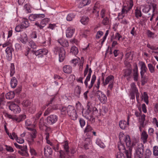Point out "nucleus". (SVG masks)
Here are the masks:
<instances>
[{"label": "nucleus", "instance_id": "50", "mask_svg": "<svg viewBox=\"0 0 158 158\" xmlns=\"http://www.w3.org/2000/svg\"><path fill=\"white\" fill-rule=\"evenodd\" d=\"M102 23L104 25H107L109 24V20L108 17L106 16L105 18H102Z\"/></svg>", "mask_w": 158, "mask_h": 158}, {"label": "nucleus", "instance_id": "28", "mask_svg": "<svg viewBox=\"0 0 158 158\" xmlns=\"http://www.w3.org/2000/svg\"><path fill=\"white\" fill-rule=\"evenodd\" d=\"M135 17L137 19H139L142 16V14L140 7H137L136 8L135 11Z\"/></svg>", "mask_w": 158, "mask_h": 158}, {"label": "nucleus", "instance_id": "4", "mask_svg": "<svg viewBox=\"0 0 158 158\" xmlns=\"http://www.w3.org/2000/svg\"><path fill=\"white\" fill-rule=\"evenodd\" d=\"M64 152L62 150L60 151V156L59 158H70L69 150V147L68 142L65 141L63 144Z\"/></svg>", "mask_w": 158, "mask_h": 158}, {"label": "nucleus", "instance_id": "63", "mask_svg": "<svg viewBox=\"0 0 158 158\" xmlns=\"http://www.w3.org/2000/svg\"><path fill=\"white\" fill-rule=\"evenodd\" d=\"M133 72V75H138V68L137 64H135L134 65Z\"/></svg>", "mask_w": 158, "mask_h": 158}, {"label": "nucleus", "instance_id": "17", "mask_svg": "<svg viewBox=\"0 0 158 158\" xmlns=\"http://www.w3.org/2000/svg\"><path fill=\"white\" fill-rule=\"evenodd\" d=\"M75 28L73 27H68L66 31V36L68 38H71L74 34L75 31Z\"/></svg>", "mask_w": 158, "mask_h": 158}, {"label": "nucleus", "instance_id": "64", "mask_svg": "<svg viewBox=\"0 0 158 158\" xmlns=\"http://www.w3.org/2000/svg\"><path fill=\"white\" fill-rule=\"evenodd\" d=\"M153 153L155 156H158V146H155L153 147Z\"/></svg>", "mask_w": 158, "mask_h": 158}, {"label": "nucleus", "instance_id": "35", "mask_svg": "<svg viewBox=\"0 0 158 158\" xmlns=\"http://www.w3.org/2000/svg\"><path fill=\"white\" fill-rule=\"evenodd\" d=\"M76 15L74 13H71L68 15L66 19V20L69 21H72L75 18Z\"/></svg>", "mask_w": 158, "mask_h": 158}, {"label": "nucleus", "instance_id": "58", "mask_svg": "<svg viewBox=\"0 0 158 158\" xmlns=\"http://www.w3.org/2000/svg\"><path fill=\"white\" fill-rule=\"evenodd\" d=\"M29 19L31 21L37 20L36 14H31L29 16Z\"/></svg>", "mask_w": 158, "mask_h": 158}, {"label": "nucleus", "instance_id": "49", "mask_svg": "<svg viewBox=\"0 0 158 158\" xmlns=\"http://www.w3.org/2000/svg\"><path fill=\"white\" fill-rule=\"evenodd\" d=\"M39 127L40 128H47L46 127L44 122V119L43 118H41L40 120L39 123Z\"/></svg>", "mask_w": 158, "mask_h": 158}, {"label": "nucleus", "instance_id": "38", "mask_svg": "<svg viewBox=\"0 0 158 158\" xmlns=\"http://www.w3.org/2000/svg\"><path fill=\"white\" fill-rule=\"evenodd\" d=\"M68 115L70 117V118L73 120H76L77 118V115L76 112V110H75V111H74V112H73L70 113Z\"/></svg>", "mask_w": 158, "mask_h": 158}, {"label": "nucleus", "instance_id": "12", "mask_svg": "<svg viewBox=\"0 0 158 158\" xmlns=\"http://www.w3.org/2000/svg\"><path fill=\"white\" fill-rule=\"evenodd\" d=\"M9 109L15 114L19 113L21 111V108L17 105L14 103H11L9 106Z\"/></svg>", "mask_w": 158, "mask_h": 158}, {"label": "nucleus", "instance_id": "54", "mask_svg": "<svg viewBox=\"0 0 158 158\" xmlns=\"http://www.w3.org/2000/svg\"><path fill=\"white\" fill-rule=\"evenodd\" d=\"M152 154V152L149 149H147L145 152V158H149Z\"/></svg>", "mask_w": 158, "mask_h": 158}, {"label": "nucleus", "instance_id": "23", "mask_svg": "<svg viewBox=\"0 0 158 158\" xmlns=\"http://www.w3.org/2000/svg\"><path fill=\"white\" fill-rule=\"evenodd\" d=\"M20 24L24 28H27L29 26L28 20L26 18H23L22 19L20 22Z\"/></svg>", "mask_w": 158, "mask_h": 158}, {"label": "nucleus", "instance_id": "2", "mask_svg": "<svg viewBox=\"0 0 158 158\" xmlns=\"http://www.w3.org/2000/svg\"><path fill=\"white\" fill-rule=\"evenodd\" d=\"M133 5L132 0H127L126 3H124L123 7L121 12L118 14V17L119 19H122L125 14H127L131 9Z\"/></svg>", "mask_w": 158, "mask_h": 158}, {"label": "nucleus", "instance_id": "14", "mask_svg": "<svg viewBox=\"0 0 158 158\" xmlns=\"http://www.w3.org/2000/svg\"><path fill=\"white\" fill-rule=\"evenodd\" d=\"M28 130L29 131L28 133L30 135V142H34V139L37 136V131L35 129H28Z\"/></svg>", "mask_w": 158, "mask_h": 158}, {"label": "nucleus", "instance_id": "36", "mask_svg": "<svg viewBox=\"0 0 158 158\" xmlns=\"http://www.w3.org/2000/svg\"><path fill=\"white\" fill-rule=\"evenodd\" d=\"M132 70L130 69H128L125 70L124 76L125 77H128L127 79L130 78V75L131 73Z\"/></svg>", "mask_w": 158, "mask_h": 158}, {"label": "nucleus", "instance_id": "61", "mask_svg": "<svg viewBox=\"0 0 158 158\" xmlns=\"http://www.w3.org/2000/svg\"><path fill=\"white\" fill-rule=\"evenodd\" d=\"M29 45L30 46L31 48L33 49H36L37 47V45L35 43L33 40H31L29 42Z\"/></svg>", "mask_w": 158, "mask_h": 158}, {"label": "nucleus", "instance_id": "39", "mask_svg": "<svg viewBox=\"0 0 158 158\" xmlns=\"http://www.w3.org/2000/svg\"><path fill=\"white\" fill-rule=\"evenodd\" d=\"M81 87L79 86H77L75 89V94L76 96L79 98L81 93Z\"/></svg>", "mask_w": 158, "mask_h": 158}, {"label": "nucleus", "instance_id": "41", "mask_svg": "<svg viewBox=\"0 0 158 158\" xmlns=\"http://www.w3.org/2000/svg\"><path fill=\"white\" fill-rule=\"evenodd\" d=\"M148 66L149 71L151 73H153L155 72V65H153L151 63H149L148 64Z\"/></svg>", "mask_w": 158, "mask_h": 158}, {"label": "nucleus", "instance_id": "51", "mask_svg": "<svg viewBox=\"0 0 158 158\" xmlns=\"http://www.w3.org/2000/svg\"><path fill=\"white\" fill-rule=\"evenodd\" d=\"M96 143L101 148H104L105 147L104 143L102 142L99 139H97Z\"/></svg>", "mask_w": 158, "mask_h": 158}, {"label": "nucleus", "instance_id": "6", "mask_svg": "<svg viewBox=\"0 0 158 158\" xmlns=\"http://www.w3.org/2000/svg\"><path fill=\"white\" fill-rule=\"evenodd\" d=\"M136 144L135 143H132L131 139L126 143V146L128 148L127 150L125 151V154L127 158H131V157L132 148L136 146Z\"/></svg>", "mask_w": 158, "mask_h": 158}, {"label": "nucleus", "instance_id": "29", "mask_svg": "<svg viewBox=\"0 0 158 158\" xmlns=\"http://www.w3.org/2000/svg\"><path fill=\"white\" fill-rule=\"evenodd\" d=\"M118 150L121 152H125V151L127 150L125 149L123 142H119L118 143Z\"/></svg>", "mask_w": 158, "mask_h": 158}, {"label": "nucleus", "instance_id": "25", "mask_svg": "<svg viewBox=\"0 0 158 158\" xmlns=\"http://www.w3.org/2000/svg\"><path fill=\"white\" fill-rule=\"evenodd\" d=\"M52 150L49 146H47L44 148V154L47 157L52 154Z\"/></svg>", "mask_w": 158, "mask_h": 158}, {"label": "nucleus", "instance_id": "7", "mask_svg": "<svg viewBox=\"0 0 158 158\" xmlns=\"http://www.w3.org/2000/svg\"><path fill=\"white\" fill-rule=\"evenodd\" d=\"M5 116L7 118L11 119L12 120L15 121L17 122H21L23 120L26 118V115L24 114L20 115L18 117H16L15 116L6 113L5 114Z\"/></svg>", "mask_w": 158, "mask_h": 158}, {"label": "nucleus", "instance_id": "33", "mask_svg": "<svg viewBox=\"0 0 158 158\" xmlns=\"http://www.w3.org/2000/svg\"><path fill=\"white\" fill-rule=\"evenodd\" d=\"M25 125L26 126H29V127H27L26 128H32L35 127L36 123H34V124H32L31 122L30 121V120L29 119L27 120L25 122Z\"/></svg>", "mask_w": 158, "mask_h": 158}, {"label": "nucleus", "instance_id": "60", "mask_svg": "<svg viewBox=\"0 0 158 158\" xmlns=\"http://www.w3.org/2000/svg\"><path fill=\"white\" fill-rule=\"evenodd\" d=\"M24 8L25 12L27 13H30L31 12V10L30 6L27 4H26L24 6Z\"/></svg>", "mask_w": 158, "mask_h": 158}, {"label": "nucleus", "instance_id": "53", "mask_svg": "<svg viewBox=\"0 0 158 158\" xmlns=\"http://www.w3.org/2000/svg\"><path fill=\"white\" fill-rule=\"evenodd\" d=\"M126 138V135H124V134L121 132L119 134V142H123L124 141L125 139Z\"/></svg>", "mask_w": 158, "mask_h": 158}, {"label": "nucleus", "instance_id": "5", "mask_svg": "<svg viewBox=\"0 0 158 158\" xmlns=\"http://www.w3.org/2000/svg\"><path fill=\"white\" fill-rule=\"evenodd\" d=\"M54 52L55 54L59 53V60L60 62H62L65 57V52L64 49L62 47H56L55 48Z\"/></svg>", "mask_w": 158, "mask_h": 158}, {"label": "nucleus", "instance_id": "19", "mask_svg": "<svg viewBox=\"0 0 158 158\" xmlns=\"http://www.w3.org/2000/svg\"><path fill=\"white\" fill-rule=\"evenodd\" d=\"M14 49L11 46L8 47L6 48L5 51L7 55V59L10 60L12 58V52L14 51Z\"/></svg>", "mask_w": 158, "mask_h": 158}, {"label": "nucleus", "instance_id": "56", "mask_svg": "<svg viewBox=\"0 0 158 158\" xmlns=\"http://www.w3.org/2000/svg\"><path fill=\"white\" fill-rule=\"evenodd\" d=\"M31 103V102L28 100H24L22 104L23 106L25 107H27L30 106Z\"/></svg>", "mask_w": 158, "mask_h": 158}, {"label": "nucleus", "instance_id": "43", "mask_svg": "<svg viewBox=\"0 0 158 158\" xmlns=\"http://www.w3.org/2000/svg\"><path fill=\"white\" fill-rule=\"evenodd\" d=\"M17 81L15 77H13L11 79L10 81V85L11 87L13 88H15L17 85Z\"/></svg>", "mask_w": 158, "mask_h": 158}, {"label": "nucleus", "instance_id": "31", "mask_svg": "<svg viewBox=\"0 0 158 158\" xmlns=\"http://www.w3.org/2000/svg\"><path fill=\"white\" fill-rule=\"evenodd\" d=\"M148 136V135L145 131H144L142 133L141 139L142 140L143 143H145L146 142Z\"/></svg>", "mask_w": 158, "mask_h": 158}, {"label": "nucleus", "instance_id": "21", "mask_svg": "<svg viewBox=\"0 0 158 158\" xmlns=\"http://www.w3.org/2000/svg\"><path fill=\"white\" fill-rule=\"evenodd\" d=\"M19 41L21 42L23 44H26L28 40L27 35L25 33H23L21 35V36L18 39Z\"/></svg>", "mask_w": 158, "mask_h": 158}, {"label": "nucleus", "instance_id": "40", "mask_svg": "<svg viewBox=\"0 0 158 158\" xmlns=\"http://www.w3.org/2000/svg\"><path fill=\"white\" fill-rule=\"evenodd\" d=\"M152 9V7L151 5H147L143 7L142 10L143 13H147Z\"/></svg>", "mask_w": 158, "mask_h": 158}, {"label": "nucleus", "instance_id": "62", "mask_svg": "<svg viewBox=\"0 0 158 158\" xmlns=\"http://www.w3.org/2000/svg\"><path fill=\"white\" fill-rule=\"evenodd\" d=\"M100 15L102 18H104L106 17V10L105 9L103 8L102 10L100 12Z\"/></svg>", "mask_w": 158, "mask_h": 158}, {"label": "nucleus", "instance_id": "59", "mask_svg": "<svg viewBox=\"0 0 158 158\" xmlns=\"http://www.w3.org/2000/svg\"><path fill=\"white\" fill-rule=\"evenodd\" d=\"M130 33L132 36H135L137 35V29L135 27H132L131 29Z\"/></svg>", "mask_w": 158, "mask_h": 158}, {"label": "nucleus", "instance_id": "22", "mask_svg": "<svg viewBox=\"0 0 158 158\" xmlns=\"http://www.w3.org/2000/svg\"><path fill=\"white\" fill-rule=\"evenodd\" d=\"M114 80V77L113 76L110 75L108 76L106 78L105 81L103 84V85L106 86L109 83H113Z\"/></svg>", "mask_w": 158, "mask_h": 158}, {"label": "nucleus", "instance_id": "30", "mask_svg": "<svg viewBox=\"0 0 158 158\" xmlns=\"http://www.w3.org/2000/svg\"><path fill=\"white\" fill-rule=\"evenodd\" d=\"M99 7V5L98 3L97 2L94 7L93 10V13L94 14H95L96 13L95 15L97 16V17H98L99 16V11L98 10V9Z\"/></svg>", "mask_w": 158, "mask_h": 158}, {"label": "nucleus", "instance_id": "47", "mask_svg": "<svg viewBox=\"0 0 158 158\" xmlns=\"http://www.w3.org/2000/svg\"><path fill=\"white\" fill-rule=\"evenodd\" d=\"M91 2L90 0H83L82 2H81L80 5V7H82L86 5H88L90 4Z\"/></svg>", "mask_w": 158, "mask_h": 158}, {"label": "nucleus", "instance_id": "15", "mask_svg": "<svg viewBox=\"0 0 158 158\" xmlns=\"http://www.w3.org/2000/svg\"><path fill=\"white\" fill-rule=\"evenodd\" d=\"M58 118L55 114L51 115L47 118V121L49 124H52L55 123L58 120Z\"/></svg>", "mask_w": 158, "mask_h": 158}, {"label": "nucleus", "instance_id": "32", "mask_svg": "<svg viewBox=\"0 0 158 158\" xmlns=\"http://www.w3.org/2000/svg\"><path fill=\"white\" fill-rule=\"evenodd\" d=\"M141 98L142 100L143 99L144 102H145L147 104H148V96L146 92H144L143 93V94L142 95Z\"/></svg>", "mask_w": 158, "mask_h": 158}, {"label": "nucleus", "instance_id": "42", "mask_svg": "<svg viewBox=\"0 0 158 158\" xmlns=\"http://www.w3.org/2000/svg\"><path fill=\"white\" fill-rule=\"evenodd\" d=\"M74 107L71 105H69L67 108V112L69 115L73 112L75 111Z\"/></svg>", "mask_w": 158, "mask_h": 158}, {"label": "nucleus", "instance_id": "1", "mask_svg": "<svg viewBox=\"0 0 158 158\" xmlns=\"http://www.w3.org/2000/svg\"><path fill=\"white\" fill-rule=\"evenodd\" d=\"M76 106L77 110L81 111L83 117L90 121H93L94 120V118L93 115H96L98 112L97 109L95 107L93 106L90 102L87 103L86 106L87 110L85 111L84 110L83 106L79 102L76 104Z\"/></svg>", "mask_w": 158, "mask_h": 158}, {"label": "nucleus", "instance_id": "18", "mask_svg": "<svg viewBox=\"0 0 158 158\" xmlns=\"http://www.w3.org/2000/svg\"><path fill=\"white\" fill-rule=\"evenodd\" d=\"M58 109V107L57 105H54L52 106H50L45 111L44 115V116L48 115L50 113L52 112L53 110Z\"/></svg>", "mask_w": 158, "mask_h": 158}, {"label": "nucleus", "instance_id": "3", "mask_svg": "<svg viewBox=\"0 0 158 158\" xmlns=\"http://www.w3.org/2000/svg\"><path fill=\"white\" fill-rule=\"evenodd\" d=\"M88 70V73L84 81V83L85 84V87L88 88V90H89L92 87L96 80V77L95 74L93 75L91 77L90 83L89 85H88V82L90 81L91 74L92 72L91 69L90 68Z\"/></svg>", "mask_w": 158, "mask_h": 158}, {"label": "nucleus", "instance_id": "13", "mask_svg": "<svg viewBox=\"0 0 158 158\" xmlns=\"http://www.w3.org/2000/svg\"><path fill=\"white\" fill-rule=\"evenodd\" d=\"M97 95L99 101L102 103H105L107 101V98L106 95L100 90H98L96 93Z\"/></svg>", "mask_w": 158, "mask_h": 158}, {"label": "nucleus", "instance_id": "16", "mask_svg": "<svg viewBox=\"0 0 158 158\" xmlns=\"http://www.w3.org/2000/svg\"><path fill=\"white\" fill-rule=\"evenodd\" d=\"M20 149V150L18 151V152L21 155L26 157H27L29 156V155L28 152L27 147L26 145L21 146V147Z\"/></svg>", "mask_w": 158, "mask_h": 158}, {"label": "nucleus", "instance_id": "46", "mask_svg": "<svg viewBox=\"0 0 158 158\" xmlns=\"http://www.w3.org/2000/svg\"><path fill=\"white\" fill-rule=\"evenodd\" d=\"M70 52L72 53L73 54L76 55L78 52L77 48L75 46H73L71 48Z\"/></svg>", "mask_w": 158, "mask_h": 158}, {"label": "nucleus", "instance_id": "8", "mask_svg": "<svg viewBox=\"0 0 158 158\" xmlns=\"http://www.w3.org/2000/svg\"><path fill=\"white\" fill-rule=\"evenodd\" d=\"M135 152L137 156L139 158L142 157L144 152L143 145L142 143H139L135 146Z\"/></svg>", "mask_w": 158, "mask_h": 158}, {"label": "nucleus", "instance_id": "45", "mask_svg": "<svg viewBox=\"0 0 158 158\" xmlns=\"http://www.w3.org/2000/svg\"><path fill=\"white\" fill-rule=\"evenodd\" d=\"M89 20V19L88 17L83 16L81 19L80 21L82 24L85 25L88 23Z\"/></svg>", "mask_w": 158, "mask_h": 158}, {"label": "nucleus", "instance_id": "9", "mask_svg": "<svg viewBox=\"0 0 158 158\" xmlns=\"http://www.w3.org/2000/svg\"><path fill=\"white\" fill-rule=\"evenodd\" d=\"M34 52V54L38 58H43L44 56L47 54L48 50L46 48H43L35 51Z\"/></svg>", "mask_w": 158, "mask_h": 158}, {"label": "nucleus", "instance_id": "44", "mask_svg": "<svg viewBox=\"0 0 158 158\" xmlns=\"http://www.w3.org/2000/svg\"><path fill=\"white\" fill-rule=\"evenodd\" d=\"M14 93L13 92H9L6 95V98L8 99H11L14 98Z\"/></svg>", "mask_w": 158, "mask_h": 158}, {"label": "nucleus", "instance_id": "24", "mask_svg": "<svg viewBox=\"0 0 158 158\" xmlns=\"http://www.w3.org/2000/svg\"><path fill=\"white\" fill-rule=\"evenodd\" d=\"M58 42L63 47H66L69 46L68 42L63 38H61L58 40Z\"/></svg>", "mask_w": 158, "mask_h": 158}, {"label": "nucleus", "instance_id": "20", "mask_svg": "<svg viewBox=\"0 0 158 158\" xmlns=\"http://www.w3.org/2000/svg\"><path fill=\"white\" fill-rule=\"evenodd\" d=\"M129 119L130 117L128 115L127 117V121L122 120L119 122V125L120 128H125L128 127Z\"/></svg>", "mask_w": 158, "mask_h": 158}, {"label": "nucleus", "instance_id": "26", "mask_svg": "<svg viewBox=\"0 0 158 158\" xmlns=\"http://www.w3.org/2000/svg\"><path fill=\"white\" fill-rule=\"evenodd\" d=\"M156 0H147V2L148 3H150L152 7V10L153 12L156 11L157 10L156 5L154 4Z\"/></svg>", "mask_w": 158, "mask_h": 158}, {"label": "nucleus", "instance_id": "57", "mask_svg": "<svg viewBox=\"0 0 158 158\" xmlns=\"http://www.w3.org/2000/svg\"><path fill=\"white\" fill-rule=\"evenodd\" d=\"M15 68L14 64H11L10 69V75L11 77L13 76L15 73Z\"/></svg>", "mask_w": 158, "mask_h": 158}, {"label": "nucleus", "instance_id": "52", "mask_svg": "<svg viewBox=\"0 0 158 158\" xmlns=\"http://www.w3.org/2000/svg\"><path fill=\"white\" fill-rule=\"evenodd\" d=\"M85 141L86 142L84 144V148L85 149H88L89 145L90 143V139L89 138H86Z\"/></svg>", "mask_w": 158, "mask_h": 158}, {"label": "nucleus", "instance_id": "10", "mask_svg": "<svg viewBox=\"0 0 158 158\" xmlns=\"http://www.w3.org/2000/svg\"><path fill=\"white\" fill-rule=\"evenodd\" d=\"M50 21V19L49 18H46L42 20L40 24L36 22L35 24V25L37 27L39 28L40 29H42Z\"/></svg>", "mask_w": 158, "mask_h": 158}, {"label": "nucleus", "instance_id": "11", "mask_svg": "<svg viewBox=\"0 0 158 158\" xmlns=\"http://www.w3.org/2000/svg\"><path fill=\"white\" fill-rule=\"evenodd\" d=\"M139 64L140 67V75L141 78L143 77L145 73H146L148 70V68L145 63L143 61H139Z\"/></svg>", "mask_w": 158, "mask_h": 158}, {"label": "nucleus", "instance_id": "37", "mask_svg": "<svg viewBox=\"0 0 158 158\" xmlns=\"http://www.w3.org/2000/svg\"><path fill=\"white\" fill-rule=\"evenodd\" d=\"M131 92H133L134 93H136L138 91V89L137 88L136 85L134 83H132L131 84Z\"/></svg>", "mask_w": 158, "mask_h": 158}, {"label": "nucleus", "instance_id": "27", "mask_svg": "<svg viewBox=\"0 0 158 158\" xmlns=\"http://www.w3.org/2000/svg\"><path fill=\"white\" fill-rule=\"evenodd\" d=\"M63 71L66 73H70L72 72V67L69 65H64L63 68Z\"/></svg>", "mask_w": 158, "mask_h": 158}, {"label": "nucleus", "instance_id": "48", "mask_svg": "<svg viewBox=\"0 0 158 158\" xmlns=\"http://www.w3.org/2000/svg\"><path fill=\"white\" fill-rule=\"evenodd\" d=\"M26 52L25 53V55L26 56H27L28 58L30 57V55L32 53L34 54V52L35 51L33 50H31V49L29 48H28L26 49Z\"/></svg>", "mask_w": 158, "mask_h": 158}, {"label": "nucleus", "instance_id": "34", "mask_svg": "<svg viewBox=\"0 0 158 158\" xmlns=\"http://www.w3.org/2000/svg\"><path fill=\"white\" fill-rule=\"evenodd\" d=\"M57 105L58 107V109L60 110L61 114L63 115H65L67 113V108L64 106H61L59 105Z\"/></svg>", "mask_w": 158, "mask_h": 158}, {"label": "nucleus", "instance_id": "55", "mask_svg": "<svg viewBox=\"0 0 158 158\" xmlns=\"http://www.w3.org/2000/svg\"><path fill=\"white\" fill-rule=\"evenodd\" d=\"M36 110V106L35 105H32L30 107L28 108V111L31 114L34 113Z\"/></svg>", "mask_w": 158, "mask_h": 158}]
</instances>
